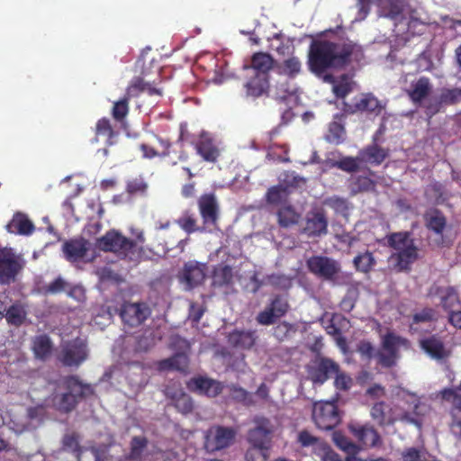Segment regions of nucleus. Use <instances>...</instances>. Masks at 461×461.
<instances>
[{
  "instance_id": "f257e3e1",
  "label": "nucleus",
  "mask_w": 461,
  "mask_h": 461,
  "mask_svg": "<svg viewBox=\"0 0 461 461\" xmlns=\"http://www.w3.org/2000/svg\"><path fill=\"white\" fill-rule=\"evenodd\" d=\"M363 58L362 46L348 39L339 42L317 40L310 45L307 65L312 73L321 77L328 69L342 68Z\"/></svg>"
},
{
  "instance_id": "f03ea898",
  "label": "nucleus",
  "mask_w": 461,
  "mask_h": 461,
  "mask_svg": "<svg viewBox=\"0 0 461 461\" xmlns=\"http://www.w3.org/2000/svg\"><path fill=\"white\" fill-rule=\"evenodd\" d=\"M59 392L51 399L45 401V405L52 404L60 411H68L76 404L78 396L86 397L94 393L89 384H85L76 377H68L60 381Z\"/></svg>"
},
{
  "instance_id": "7ed1b4c3",
  "label": "nucleus",
  "mask_w": 461,
  "mask_h": 461,
  "mask_svg": "<svg viewBox=\"0 0 461 461\" xmlns=\"http://www.w3.org/2000/svg\"><path fill=\"white\" fill-rule=\"evenodd\" d=\"M43 415L42 404L25 409L23 405H12L2 414L3 423L15 433L35 428Z\"/></svg>"
},
{
  "instance_id": "20e7f679",
  "label": "nucleus",
  "mask_w": 461,
  "mask_h": 461,
  "mask_svg": "<svg viewBox=\"0 0 461 461\" xmlns=\"http://www.w3.org/2000/svg\"><path fill=\"white\" fill-rule=\"evenodd\" d=\"M388 243L394 249L389 258V265L398 270H406L417 259V248L407 232H396L389 236Z\"/></svg>"
},
{
  "instance_id": "39448f33",
  "label": "nucleus",
  "mask_w": 461,
  "mask_h": 461,
  "mask_svg": "<svg viewBox=\"0 0 461 461\" xmlns=\"http://www.w3.org/2000/svg\"><path fill=\"white\" fill-rule=\"evenodd\" d=\"M277 179L278 184L267 189L266 202H285L290 194L305 185V179L294 171H283Z\"/></svg>"
},
{
  "instance_id": "423d86ee",
  "label": "nucleus",
  "mask_w": 461,
  "mask_h": 461,
  "mask_svg": "<svg viewBox=\"0 0 461 461\" xmlns=\"http://www.w3.org/2000/svg\"><path fill=\"white\" fill-rule=\"evenodd\" d=\"M401 397L404 402L408 404V408L411 409V411H402L399 413V417H395V419L412 423L420 428L431 411L429 404L426 400L419 398L414 393L402 392Z\"/></svg>"
},
{
  "instance_id": "0eeeda50",
  "label": "nucleus",
  "mask_w": 461,
  "mask_h": 461,
  "mask_svg": "<svg viewBox=\"0 0 461 461\" xmlns=\"http://www.w3.org/2000/svg\"><path fill=\"white\" fill-rule=\"evenodd\" d=\"M409 348L410 343L406 339L389 332L382 338V350L377 356L379 363L384 366L394 365L400 357V352Z\"/></svg>"
},
{
  "instance_id": "6e6552de",
  "label": "nucleus",
  "mask_w": 461,
  "mask_h": 461,
  "mask_svg": "<svg viewBox=\"0 0 461 461\" xmlns=\"http://www.w3.org/2000/svg\"><path fill=\"white\" fill-rule=\"evenodd\" d=\"M236 431L229 427L212 426L204 433V447L212 453L230 447L235 438Z\"/></svg>"
},
{
  "instance_id": "1a4fd4ad",
  "label": "nucleus",
  "mask_w": 461,
  "mask_h": 461,
  "mask_svg": "<svg viewBox=\"0 0 461 461\" xmlns=\"http://www.w3.org/2000/svg\"><path fill=\"white\" fill-rule=\"evenodd\" d=\"M312 418L320 429L330 430L339 423L340 418L333 402H319L314 403Z\"/></svg>"
},
{
  "instance_id": "9d476101",
  "label": "nucleus",
  "mask_w": 461,
  "mask_h": 461,
  "mask_svg": "<svg viewBox=\"0 0 461 461\" xmlns=\"http://www.w3.org/2000/svg\"><path fill=\"white\" fill-rule=\"evenodd\" d=\"M384 109V106L373 94L366 93L354 97L351 104H345L344 110L350 114L366 113L370 115L378 116Z\"/></svg>"
},
{
  "instance_id": "9b49d317",
  "label": "nucleus",
  "mask_w": 461,
  "mask_h": 461,
  "mask_svg": "<svg viewBox=\"0 0 461 461\" xmlns=\"http://www.w3.org/2000/svg\"><path fill=\"white\" fill-rule=\"evenodd\" d=\"M333 372H338V364L330 358L317 357L307 366L308 377L314 384H323Z\"/></svg>"
},
{
  "instance_id": "f8f14e48",
  "label": "nucleus",
  "mask_w": 461,
  "mask_h": 461,
  "mask_svg": "<svg viewBox=\"0 0 461 461\" xmlns=\"http://www.w3.org/2000/svg\"><path fill=\"white\" fill-rule=\"evenodd\" d=\"M22 268L20 258L9 248L0 249V283L9 284Z\"/></svg>"
},
{
  "instance_id": "ddd939ff",
  "label": "nucleus",
  "mask_w": 461,
  "mask_h": 461,
  "mask_svg": "<svg viewBox=\"0 0 461 461\" xmlns=\"http://www.w3.org/2000/svg\"><path fill=\"white\" fill-rule=\"evenodd\" d=\"M87 357L86 345L84 339H77L65 343L59 355L60 360L66 366H78Z\"/></svg>"
},
{
  "instance_id": "4468645a",
  "label": "nucleus",
  "mask_w": 461,
  "mask_h": 461,
  "mask_svg": "<svg viewBox=\"0 0 461 461\" xmlns=\"http://www.w3.org/2000/svg\"><path fill=\"white\" fill-rule=\"evenodd\" d=\"M206 267L196 261L186 263L178 276L179 282L185 290H191L202 284L205 277Z\"/></svg>"
},
{
  "instance_id": "2eb2a0df",
  "label": "nucleus",
  "mask_w": 461,
  "mask_h": 461,
  "mask_svg": "<svg viewBox=\"0 0 461 461\" xmlns=\"http://www.w3.org/2000/svg\"><path fill=\"white\" fill-rule=\"evenodd\" d=\"M87 186V179L82 174H73L66 176L59 185V193L65 202L77 198Z\"/></svg>"
},
{
  "instance_id": "dca6fc26",
  "label": "nucleus",
  "mask_w": 461,
  "mask_h": 461,
  "mask_svg": "<svg viewBox=\"0 0 461 461\" xmlns=\"http://www.w3.org/2000/svg\"><path fill=\"white\" fill-rule=\"evenodd\" d=\"M97 247L105 251H113L128 256V251L133 248V243L118 232L110 231L97 240Z\"/></svg>"
},
{
  "instance_id": "f3484780",
  "label": "nucleus",
  "mask_w": 461,
  "mask_h": 461,
  "mask_svg": "<svg viewBox=\"0 0 461 461\" xmlns=\"http://www.w3.org/2000/svg\"><path fill=\"white\" fill-rule=\"evenodd\" d=\"M307 266L312 273L325 279L332 278L340 269L337 261L321 256L310 258Z\"/></svg>"
},
{
  "instance_id": "a211bd4d",
  "label": "nucleus",
  "mask_w": 461,
  "mask_h": 461,
  "mask_svg": "<svg viewBox=\"0 0 461 461\" xmlns=\"http://www.w3.org/2000/svg\"><path fill=\"white\" fill-rule=\"evenodd\" d=\"M254 423L255 428L249 431L248 441L252 446H260L269 448V435L272 432V427L269 420L264 417H256L254 419Z\"/></svg>"
},
{
  "instance_id": "6ab92c4d",
  "label": "nucleus",
  "mask_w": 461,
  "mask_h": 461,
  "mask_svg": "<svg viewBox=\"0 0 461 461\" xmlns=\"http://www.w3.org/2000/svg\"><path fill=\"white\" fill-rule=\"evenodd\" d=\"M150 314L149 307L145 303H124L120 315L124 323L136 326L143 322Z\"/></svg>"
},
{
  "instance_id": "aec40b11",
  "label": "nucleus",
  "mask_w": 461,
  "mask_h": 461,
  "mask_svg": "<svg viewBox=\"0 0 461 461\" xmlns=\"http://www.w3.org/2000/svg\"><path fill=\"white\" fill-rule=\"evenodd\" d=\"M90 246L91 244L83 239L72 240L64 243L63 253L70 262L91 260L92 257L87 253Z\"/></svg>"
},
{
  "instance_id": "412c9836",
  "label": "nucleus",
  "mask_w": 461,
  "mask_h": 461,
  "mask_svg": "<svg viewBox=\"0 0 461 461\" xmlns=\"http://www.w3.org/2000/svg\"><path fill=\"white\" fill-rule=\"evenodd\" d=\"M187 387L190 391L209 397H215L222 391L220 382L204 376L191 379L187 383Z\"/></svg>"
},
{
  "instance_id": "4be33fe9",
  "label": "nucleus",
  "mask_w": 461,
  "mask_h": 461,
  "mask_svg": "<svg viewBox=\"0 0 461 461\" xmlns=\"http://www.w3.org/2000/svg\"><path fill=\"white\" fill-rule=\"evenodd\" d=\"M420 346L429 357L436 360L447 358L451 351L437 336L421 339Z\"/></svg>"
},
{
  "instance_id": "5701e85b",
  "label": "nucleus",
  "mask_w": 461,
  "mask_h": 461,
  "mask_svg": "<svg viewBox=\"0 0 461 461\" xmlns=\"http://www.w3.org/2000/svg\"><path fill=\"white\" fill-rule=\"evenodd\" d=\"M287 308L286 301L277 297L266 310L258 313L257 321L262 325H270L282 317L286 312Z\"/></svg>"
},
{
  "instance_id": "b1692460",
  "label": "nucleus",
  "mask_w": 461,
  "mask_h": 461,
  "mask_svg": "<svg viewBox=\"0 0 461 461\" xmlns=\"http://www.w3.org/2000/svg\"><path fill=\"white\" fill-rule=\"evenodd\" d=\"M270 77L264 75L252 74L244 85L246 95L252 98H258L268 94Z\"/></svg>"
},
{
  "instance_id": "393cba45",
  "label": "nucleus",
  "mask_w": 461,
  "mask_h": 461,
  "mask_svg": "<svg viewBox=\"0 0 461 461\" xmlns=\"http://www.w3.org/2000/svg\"><path fill=\"white\" fill-rule=\"evenodd\" d=\"M195 149L197 154L207 162H216L220 156V150L213 140L203 131L200 134V138L195 143Z\"/></svg>"
},
{
  "instance_id": "a878e982",
  "label": "nucleus",
  "mask_w": 461,
  "mask_h": 461,
  "mask_svg": "<svg viewBox=\"0 0 461 461\" xmlns=\"http://www.w3.org/2000/svg\"><path fill=\"white\" fill-rule=\"evenodd\" d=\"M142 93L148 94L149 96L162 95L161 90L152 86L150 83L144 81L140 77H133L126 88L125 95L127 98H135Z\"/></svg>"
},
{
  "instance_id": "bb28decb",
  "label": "nucleus",
  "mask_w": 461,
  "mask_h": 461,
  "mask_svg": "<svg viewBox=\"0 0 461 461\" xmlns=\"http://www.w3.org/2000/svg\"><path fill=\"white\" fill-rule=\"evenodd\" d=\"M358 153L362 164L365 163L372 166L381 165L388 157V151L375 143L367 145L360 149Z\"/></svg>"
},
{
  "instance_id": "cd10ccee",
  "label": "nucleus",
  "mask_w": 461,
  "mask_h": 461,
  "mask_svg": "<svg viewBox=\"0 0 461 461\" xmlns=\"http://www.w3.org/2000/svg\"><path fill=\"white\" fill-rule=\"evenodd\" d=\"M405 3L403 0H378L381 16L399 22L403 18Z\"/></svg>"
},
{
  "instance_id": "c85d7f7f",
  "label": "nucleus",
  "mask_w": 461,
  "mask_h": 461,
  "mask_svg": "<svg viewBox=\"0 0 461 461\" xmlns=\"http://www.w3.org/2000/svg\"><path fill=\"white\" fill-rule=\"evenodd\" d=\"M304 231L309 236H320L327 231V221L321 211L308 213Z\"/></svg>"
},
{
  "instance_id": "c756f323",
  "label": "nucleus",
  "mask_w": 461,
  "mask_h": 461,
  "mask_svg": "<svg viewBox=\"0 0 461 461\" xmlns=\"http://www.w3.org/2000/svg\"><path fill=\"white\" fill-rule=\"evenodd\" d=\"M349 429L365 446L375 447L380 441L378 433L370 426L352 423L349 425Z\"/></svg>"
},
{
  "instance_id": "7c9ffc66",
  "label": "nucleus",
  "mask_w": 461,
  "mask_h": 461,
  "mask_svg": "<svg viewBox=\"0 0 461 461\" xmlns=\"http://www.w3.org/2000/svg\"><path fill=\"white\" fill-rule=\"evenodd\" d=\"M302 206L300 203H283L278 210V221L284 227L290 226L298 222L302 215Z\"/></svg>"
},
{
  "instance_id": "2f4dec72",
  "label": "nucleus",
  "mask_w": 461,
  "mask_h": 461,
  "mask_svg": "<svg viewBox=\"0 0 461 461\" xmlns=\"http://www.w3.org/2000/svg\"><path fill=\"white\" fill-rule=\"evenodd\" d=\"M426 222L428 228L436 235L435 241L438 244H445L443 231L446 229V219L444 215L438 211H431L426 214Z\"/></svg>"
},
{
  "instance_id": "473e14b6",
  "label": "nucleus",
  "mask_w": 461,
  "mask_h": 461,
  "mask_svg": "<svg viewBox=\"0 0 461 461\" xmlns=\"http://www.w3.org/2000/svg\"><path fill=\"white\" fill-rule=\"evenodd\" d=\"M274 66V59L268 53L257 52L251 57V63L249 67L253 74L269 76V71Z\"/></svg>"
},
{
  "instance_id": "72a5a7b5",
  "label": "nucleus",
  "mask_w": 461,
  "mask_h": 461,
  "mask_svg": "<svg viewBox=\"0 0 461 461\" xmlns=\"http://www.w3.org/2000/svg\"><path fill=\"white\" fill-rule=\"evenodd\" d=\"M431 89L432 86L429 79L421 77L411 84V87L407 91V94L414 104H420L430 94Z\"/></svg>"
},
{
  "instance_id": "f704fd0d",
  "label": "nucleus",
  "mask_w": 461,
  "mask_h": 461,
  "mask_svg": "<svg viewBox=\"0 0 461 461\" xmlns=\"http://www.w3.org/2000/svg\"><path fill=\"white\" fill-rule=\"evenodd\" d=\"M6 230L14 234L30 235L32 233L34 227L25 214L18 212L14 215L11 221L6 225Z\"/></svg>"
},
{
  "instance_id": "c9c22d12",
  "label": "nucleus",
  "mask_w": 461,
  "mask_h": 461,
  "mask_svg": "<svg viewBox=\"0 0 461 461\" xmlns=\"http://www.w3.org/2000/svg\"><path fill=\"white\" fill-rule=\"evenodd\" d=\"M165 393L173 401L176 408L179 411L183 413H187L192 410V401L190 397L186 393H185L181 388L173 390L170 387H167Z\"/></svg>"
},
{
  "instance_id": "e433bc0d",
  "label": "nucleus",
  "mask_w": 461,
  "mask_h": 461,
  "mask_svg": "<svg viewBox=\"0 0 461 461\" xmlns=\"http://www.w3.org/2000/svg\"><path fill=\"white\" fill-rule=\"evenodd\" d=\"M439 303L450 314L459 307V299L456 291L451 287L438 289Z\"/></svg>"
},
{
  "instance_id": "4c0bfd02",
  "label": "nucleus",
  "mask_w": 461,
  "mask_h": 461,
  "mask_svg": "<svg viewBox=\"0 0 461 461\" xmlns=\"http://www.w3.org/2000/svg\"><path fill=\"white\" fill-rule=\"evenodd\" d=\"M125 191L131 198L146 197L149 191V185L141 176L127 180Z\"/></svg>"
},
{
  "instance_id": "58836bf2",
  "label": "nucleus",
  "mask_w": 461,
  "mask_h": 461,
  "mask_svg": "<svg viewBox=\"0 0 461 461\" xmlns=\"http://www.w3.org/2000/svg\"><path fill=\"white\" fill-rule=\"evenodd\" d=\"M230 191V185H213L202 194L198 202H217L219 199L224 198Z\"/></svg>"
},
{
  "instance_id": "ea45409f",
  "label": "nucleus",
  "mask_w": 461,
  "mask_h": 461,
  "mask_svg": "<svg viewBox=\"0 0 461 461\" xmlns=\"http://www.w3.org/2000/svg\"><path fill=\"white\" fill-rule=\"evenodd\" d=\"M279 74L287 76L289 78L296 77L302 70V63L297 57H290L277 66Z\"/></svg>"
},
{
  "instance_id": "a19ab883",
  "label": "nucleus",
  "mask_w": 461,
  "mask_h": 461,
  "mask_svg": "<svg viewBox=\"0 0 461 461\" xmlns=\"http://www.w3.org/2000/svg\"><path fill=\"white\" fill-rule=\"evenodd\" d=\"M188 365V358L185 354H176L171 358L162 360L158 363L159 370H179L185 371Z\"/></svg>"
},
{
  "instance_id": "79ce46f5",
  "label": "nucleus",
  "mask_w": 461,
  "mask_h": 461,
  "mask_svg": "<svg viewBox=\"0 0 461 461\" xmlns=\"http://www.w3.org/2000/svg\"><path fill=\"white\" fill-rule=\"evenodd\" d=\"M52 349L50 339L45 335H40L34 338L32 341V350L37 358H47Z\"/></svg>"
},
{
  "instance_id": "37998d69",
  "label": "nucleus",
  "mask_w": 461,
  "mask_h": 461,
  "mask_svg": "<svg viewBox=\"0 0 461 461\" xmlns=\"http://www.w3.org/2000/svg\"><path fill=\"white\" fill-rule=\"evenodd\" d=\"M229 341L235 347L249 348L255 342L254 333L251 331H234L230 334Z\"/></svg>"
},
{
  "instance_id": "c03bdc74",
  "label": "nucleus",
  "mask_w": 461,
  "mask_h": 461,
  "mask_svg": "<svg viewBox=\"0 0 461 461\" xmlns=\"http://www.w3.org/2000/svg\"><path fill=\"white\" fill-rule=\"evenodd\" d=\"M386 406L384 402L375 403L371 410V416L374 420H375L379 424L391 423L395 420H399V419H395V417H399L398 414L387 415Z\"/></svg>"
},
{
  "instance_id": "a18cd8bd",
  "label": "nucleus",
  "mask_w": 461,
  "mask_h": 461,
  "mask_svg": "<svg viewBox=\"0 0 461 461\" xmlns=\"http://www.w3.org/2000/svg\"><path fill=\"white\" fill-rule=\"evenodd\" d=\"M344 136V126L338 122H332L329 125L328 132L325 135V140L329 143L339 145L343 142Z\"/></svg>"
},
{
  "instance_id": "49530a36",
  "label": "nucleus",
  "mask_w": 461,
  "mask_h": 461,
  "mask_svg": "<svg viewBox=\"0 0 461 461\" xmlns=\"http://www.w3.org/2000/svg\"><path fill=\"white\" fill-rule=\"evenodd\" d=\"M362 161L359 153L357 157H344L334 163V167L347 173H354L361 168Z\"/></svg>"
},
{
  "instance_id": "de8ad7c7",
  "label": "nucleus",
  "mask_w": 461,
  "mask_h": 461,
  "mask_svg": "<svg viewBox=\"0 0 461 461\" xmlns=\"http://www.w3.org/2000/svg\"><path fill=\"white\" fill-rule=\"evenodd\" d=\"M129 375L127 379L133 387H141L147 383V378L143 375V367L139 365H131L128 366Z\"/></svg>"
},
{
  "instance_id": "09e8293b",
  "label": "nucleus",
  "mask_w": 461,
  "mask_h": 461,
  "mask_svg": "<svg viewBox=\"0 0 461 461\" xmlns=\"http://www.w3.org/2000/svg\"><path fill=\"white\" fill-rule=\"evenodd\" d=\"M375 182L368 176H359L353 177L350 189L353 193L366 192L374 189Z\"/></svg>"
},
{
  "instance_id": "8fccbe9b",
  "label": "nucleus",
  "mask_w": 461,
  "mask_h": 461,
  "mask_svg": "<svg viewBox=\"0 0 461 461\" xmlns=\"http://www.w3.org/2000/svg\"><path fill=\"white\" fill-rule=\"evenodd\" d=\"M212 279L215 285H227L232 279V269L228 266H220L214 269Z\"/></svg>"
},
{
  "instance_id": "3c124183",
  "label": "nucleus",
  "mask_w": 461,
  "mask_h": 461,
  "mask_svg": "<svg viewBox=\"0 0 461 461\" xmlns=\"http://www.w3.org/2000/svg\"><path fill=\"white\" fill-rule=\"evenodd\" d=\"M131 99L124 96L113 104L112 115L117 122H122L129 113V101Z\"/></svg>"
},
{
  "instance_id": "603ef678",
  "label": "nucleus",
  "mask_w": 461,
  "mask_h": 461,
  "mask_svg": "<svg viewBox=\"0 0 461 461\" xmlns=\"http://www.w3.org/2000/svg\"><path fill=\"white\" fill-rule=\"evenodd\" d=\"M375 264V258L370 252L359 254L354 258V265L357 270L368 272Z\"/></svg>"
},
{
  "instance_id": "864d4df0",
  "label": "nucleus",
  "mask_w": 461,
  "mask_h": 461,
  "mask_svg": "<svg viewBox=\"0 0 461 461\" xmlns=\"http://www.w3.org/2000/svg\"><path fill=\"white\" fill-rule=\"evenodd\" d=\"M200 212L205 224H214L218 217L217 203H200Z\"/></svg>"
},
{
  "instance_id": "5fc2aeb1",
  "label": "nucleus",
  "mask_w": 461,
  "mask_h": 461,
  "mask_svg": "<svg viewBox=\"0 0 461 461\" xmlns=\"http://www.w3.org/2000/svg\"><path fill=\"white\" fill-rule=\"evenodd\" d=\"M26 312L24 309L18 304L11 306L5 314L7 321L14 325H20L25 319Z\"/></svg>"
},
{
  "instance_id": "6e6d98bb",
  "label": "nucleus",
  "mask_w": 461,
  "mask_h": 461,
  "mask_svg": "<svg viewBox=\"0 0 461 461\" xmlns=\"http://www.w3.org/2000/svg\"><path fill=\"white\" fill-rule=\"evenodd\" d=\"M268 447L250 445L246 453L247 461H266L268 457Z\"/></svg>"
},
{
  "instance_id": "4d7b16f0",
  "label": "nucleus",
  "mask_w": 461,
  "mask_h": 461,
  "mask_svg": "<svg viewBox=\"0 0 461 461\" xmlns=\"http://www.w3.org/2000/svg\"><path fill=\"white\" fill-rule=\"evenodd\" d=\"M333 440L345 452L354 454L358 450V447L341 433L334 432Z\"/></svg>"
},
{
  "instance_id": "13d9d810",
  "label": "nucleus",
  "mask_w": 461,
  "mask_h": 461,
  "mask_svg": "<svg viewBox=\"0 0 461 461\" xmlns=\"http://www.w3.org/2000/svg\"><path fill=\"white\" fill-rule=\"evenodd\" d=\"M160 339V335H155L154 331L148 330L139 339L137 344V349L140 351H147L149 348H150L156 344L157 340Z\"/></svg>"
},
{
  "instance_id": "bf43d9fd",
  "label": "nucleus",
  "mask_w": 461,
  "mask_h": 461,
  "mask_svg": "<svg viewBox=\"0 0 461 461\" xmlns=\"http://www.w3.org/2000/svg\"><path fill=\"white\" fill-rule=\"evenodd\" d=\"M441 104H455L461 101V88L444 89L439 95Z\"/></svg>"
},
{
  "instance_id": "052dcab7",
  "label": "nucleus",
  "mask_w": 461,
  "mask_h": 461,
  "mask_svg": "<svg viewBox=\"0 0 461 461\" xmlns=\"http://www.w3.org/2000/svg\"><path fill=\"white\" fill-rule=\"evenodd\" d=\"M315 454L321 461H338V455L326 443H318L315 447Z\"/></svg>"
},
{
  "instance_id": "680f3d73",
  "label": "nucleus",
  "mask_w": 461,
  "mask_h": 461,
  "mask_svg": "<svg viewBox=\"0 0 461 461\" xmlns=\"http://www.w3.org/2000/svg\"><path fill=\"white\" fill-rule=\"evenodd\" d=\"M441 23L443 29L452 32V37H456L461 34V20H456L452 17L445 15L441 17Z\"/></svg>"
},
{
  "instance_id": "e2e57ef3",
  "label": "nucleus",
  "mask_w": 461,
  "mask_h": 461,
  "mask_svg": "<svg viewBox=\"0 0 461 461\" xmlns=\"http://www.w3.org/2000/svg\"><path fill=\"white\" fill-rule=\"evenodd\" d=\"M333 375H335L334 384L337 389L346 391V390H348L352 386V384H353L352 378L348 375H347L343 372H340L339 366H338V372H333Z\"/></svg>"
},
{
  "instance_id": "0e129e2a",
  "label": "nucleus",
  "mask_w": 461,
  "mask_h": 461,
  "mask_svg": "<svg viewBox=\"0 0 461 461\" xmlns=\"http://www.w3.org/2000/svg\"><path fill=\"white\" fill-rule=\"evenodd\" d=\"M403 461H425L426 452L422 448L409 447L402 453Z\"/></svg>"
},
{
  "instance_id": "69168bd1",
  "label": "nucleus",
  "mask_w": 461,
  "mask_h": 461,
  "mask_svg": "<svg viewBox=\"0 0 461 461\" xmlns=\"http://www.w3.org/2000/svg\"><path fill=\"white\" fill-rule=\"evenodd\" d=\"M95 133L96 135H102L108 139L113 138L114 132L110 120L105 117L98 120L95 125Z\"/></svg>"
},
{
  "instance_id": "338daca9",
  "label": "nucleus",
  "mask_w": 461,
  "mask_h": 461,
  "mask_svg": "<svg viewBox=\"0 0 461 461\" xmlns=\"http://www.w3.org/2000/svg\"><path fill=\"white\" fill-rule=\"evenodd\" d=\"M426 196L429 199L434 198V202H444L443 186L439 183H433L427 186L425 190Z\"/></svg>"
},
{
  "instance_id": "774afa93",
  "label": "nucleus",
  "mask_w": 461,
  "mask_h": 461,
  "mask_svg": "<svg viewBox=\"0 0 461 461\" xmlns=\"http://www.w3.org/2000/svg\"><path fill=\"white\" fill-rule=\"evenodd\" d=\"M435 312L432 309H425L421 312L414 315L413 323L411 325V330L412 331H417L418 327L416 325L420 323L426 322L427 321H430L434 319Z\"/></svg>"
}]
</instances>
